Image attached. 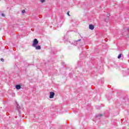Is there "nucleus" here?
<instances>
[{"mask_svg":"<svg viewBox=\"0 0 129 129\" xmlns=\"http://www.w3.org/2000/svg\"><path fill=\"white\" fill-rule=\"evenodd\" d=\"M80 41H81V39H78V40H77L75 42V45L77 46V43H78V42H80Z\"/></svg>","mask_w":129,"mask_h":129,"instance_id":"6","label":"nucleus"},{"mask_svg":"<svg viewBox=\"0 0 129 129\" xmlns=\"http://www.w3.org/2000/svg\"><path fill=\"white\" fill-rule=\"evenodd\" d=\"M38 44H39V41H38V39L35 38L33 42L32 47H36V46H37Z\"/></svg>","mask_w":129,"mask_h":129,"instance_id":"1","label":"nucleus"},{"mask_svg":"<svg viewBox=\"0 0 129 129\" xmlns=\"http://www.w3.org/2000/svg\"><path fill=\"white\" fill-rule=\"evenodd\" d=\"M120 58H121V54H119L118 55V59H120Z\"/></svg>","mask_w":129,"mask_h":129,"instance_id":"7","label":"nucleus"},{"mask_svg":"<svg viewBox=\"0 0 129 129\" xmlns=\"http://www.w3.org/2000/svg\"><path fill=\"white\" fill-rule=\"evenodd\" d=\"M54 96H55V93H54L53 92H50L49 98H54Z\"/></svg>","mask_w":129,"mask_h":129,"instance_id":"2","label":"nucleus"},{"mask_svg":"<svg viewBox=\"0 0 129 129\" xmlns=\"http://www.w3.org/2000/svg\"><path fill=\"white\" fill-rule=\"evenodd\" d=\"M17 107H19V105L17 104Z\"/></svg>","mask_w":129,"mask_h":129,"instance_id":"13","label":"nucleus"},{"mask_svg":"<svg viewBox=\"0 0 129 129\" xmlns=\"http://www.w3.org/2000/svg\"><path fill=\"white\" fill-rule=\"evenodd\" d=\"M1 60L2 61V62H4V61H5V59H4V58H1Z\"/></svg>","mask_w":129,"mask_h":129,"instance_id":"9","label":"nucleus"},{"mask_svg":"<svg viewBox=\"0 0 129 129\" xmlns=\"http://www.w3.org/2000/svg\"><path fill=\"white\" fill-rule=\"evenodd\" d=\"M16 89H17V90H20V89L21 88V85H17L16 86Z\"/></svg>","mask_w":129,"mask_h":129,"instance_id":"5","label":"nucleus"},{"mask_svg":"<svg viewBox=\"0 0 129 129\" xmlns=\"http://www.w3.org/2000/svg\"><path fill=\"white\" fill-rule=\"evenodd\" d=\"M22 14H25V13H26V11L23 10V11H22Z\"/></svg>","mask_w":129,"mask_h":129,"instance_id":"8","label":"nucleus"},{"mask_svg":"<svg viewBox=\"0 0 129 129\" xmlns=\"http://www.w3.org/2000/svg\"><path fill=\"white\" fill-rule=\"evenodd\" d=\"M67 15H68L69 16H70V15H69V12L67 13Z\"/></svg>","mask_w":129,"mask_h":129,"instance_id":"12","label":"nucleus"},{"mask_svg":"<svg viewBox=\"0 0 129 129\" xmlns=\"http://www.w3.org/2000/svg\"><path fill=\"white\" fill-rule=\"evenodd\" d=\"M2 16L3 17H5V14H2Z\"/></svg>","mask_w":129,"mask_h":129,"instance_id":"11","label":"nucleus"},{"mask_svg":"<svg viewBox=\"0 0 129 129\" xmlns=\"http://www.w3.org/2000/svg\"><path fill=\"white\" fill-rule=\"evenodd\" d=\"M89 29L90 30H94V26H93V25H92V24L89 25Z\"/></svg>","mask_w":129,"mask_h":129,"instance_id":"3","label":"nucleus"},{"mask_svg":"<svg viewBox=\"0 0 129 129\" xmlns=\"http://www.w3.org/2000/svg\"><path fill=\"white\" fill-rule=\"evenodd\" d=\"M35 48L36 50H41V46H36V47H34Z\"/></svg>","mask_w":129,"mask_h":129,"instance_id":"4","label":"nucleus"},{"mask_svg":"<svg viewBox=\"0 0 129 129\" xmlns=\"http://www.w3.org/2000/svg\"><path fill=\"white\" fill-rule=\"evenodd\" d=\"M41 3H44L45 2V0H40Z\"/></svg>","mask_w":129,"mask_h":129,"instance_id":"10","label":"nucleus"}]
</instances>
